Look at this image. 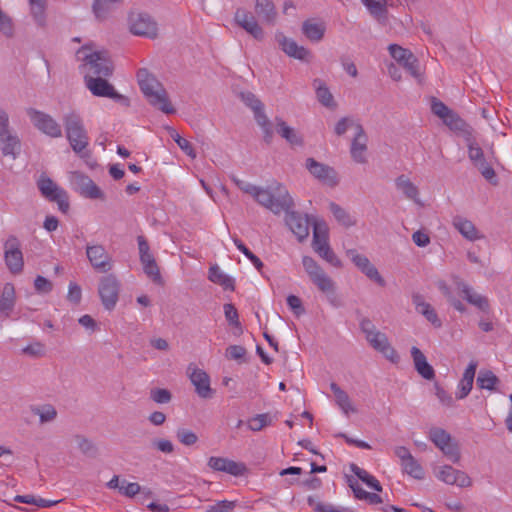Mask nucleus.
<instances>
[{
  "mask_svg": "<svg viewBox=\"0 0 512 512\" xmlns=\"http://www.w3.org/2000/svg\"><path fill=\"white\" fill-rule=\"evenodd\" d=\"M137 81L140 90L150 105L159 109L165 114L175 113L176 110L169 100L166 89L162 83L146 68H141L138 70Z\"/></svg>",
  "mask_w": 512,
  "mask_h": 512,
  "instance_id": "1",
  "label": "nucleus"
},
{
  "mask_svg": "<svg viewBox=\"0 0 512 512\" xmlns=\"http://www.w3.org/2000/svg\"><path fill=\"white\" fill-rule=\"evenodd\" d=\"M252 197L259 205L276 215L283 212V210L292 209L294 206L293 198L279 182H274L266 188L257 186Z\"/></svg>",
  "mask_w": 512,
  "mask_h": 512,
  "instance_id": "2",
  "label": "nucleus"
},
{
  "mask_svg": "<svg viewBox=\"0 0 512 512\" xmlns=\"http://www.w3.org/2000/svg\"><path fill=\"white\" fill-rule=\"evenodd\" d=\"M66 137L71 148L81 154L88 146L89 139L82 118L75 112L65 114L63 117Z\"/></svg>",
  "mask_w": 512,
  "mask_h": 512,
  "instance_id": "3",
  "label": "nucleus"
},
{
  "mask_svg": "<svg viewBox=\"0 0 512 512\" xmlns=\"http://www.w3.org/2000/svg\"><path fill=\"white\" fill-rule=\"evenodd\" d=\"M78 59L89 66V70L96 77H110L114 67L105 51H91L87 46L81 47L76 53Z\"/></svg>",
  "mask_w": 512,
  "mask_h": 512,
  "instance_id": "4",
  "label": "nucleus"
},
{
  "mask_svg": "<svg viewBox=\"0 0 512 512\" xmlns=\"http://www.w3.org/2000/svg\"><path fill=\"white\" fill-rule=\"evenodd\" d=\"M361 330L365 334L368 343L384 357L393 363L398 362L399 356L395 349L390 345L387 336L377 330L373 322H361Z\"/></svg>",
  "mask_w": 512,
  "mask_h": 512,
  "instance_id": "5",
  "label": "nucleus"
},
{
  "mask_svg": "<svg viewBox=\"0 0 512 512\" xmlns=\"http://www.w3.org/2000/svg\"><path fill=\"white\" fill-rule=\"evenodd\" d=\"M429 439L453 463L460 461V451L456 441L442 428L434 427L429 431Z\"/></svg>",
  "mask_w": 512,
  "mask_h": 512,
  "instance_id": "6",
  "label": "nucleus"
},
{
  "mask_svg": "<svg viewBox=\"0 0 512 512\" xmlns=\"http://www.w3.org/2000/svg\"><path fill=\"white\" fill-rule=\"evenodd\" d=\"M37 187L42 196L51 202H55L61 212L69 210L68 195L65 190L58 187L49 177L41 175L37 181Z\"/></svg>",
  "mask_w": 512,
  "mask_h": 512,
  "instance_id": "7",
  "label": "nucleus"
},
{
  "mask_svg": "<svg viewBox=\"0 0 512 512\" xmlns=\"http://www.w3.org/2000/svg\"><path fill=\"white\" fill-rule=\"evenodd\" d=\"M26 113L34 127L43 134L52 138H59L62 136L60 124L51 115L35 108H28Z\"/></svg>",
  "mask_w": 512,
  "mask_h": 512,
  "instance_id": "8",
  "label": "nucleus"
},
{
  "mask_svg": "<svg viewBox=\"0 0 512 512\" xmlns=\"http://www.w3.org/2000/svg\"><path fill=\"white\" fill-rule=\"evenodd\" d=\"M106 77L85 76V83L91 93L98 97H108L124 106H129V99L119 94L106 79Z\"/></svg>",
  "mask_w": 512,
  "mask_h": 512,
  "instance_id": "9",
  "label": "nucleus"
},
{
  "mask_svg": "<svg viewBox=\"0 0 512 512\" xmlns=\"http://www.w3.org/2000/svg\"><path fill=\"white\" fill-rule=\"evenodd\" d=\"M86 255L91 266L100 273H107L113 267L112 257L103 245H87Z\"/></svg>",
  "mask_w": 512,
  "mask_h": 512,
  "instance_id": "10",
  "label": "nucleus"
},
{
  "mask_svg": "<svg viewBox=\"0 0 512 512\" xmlns=\"http://www.w3.org/2000/svg\"><path fill=\"white\" fill-rule=\"evenodd\" d=\"M130 31L138 36L154 38L157 36V24L146 13H132L129 17Z\"/></svg>",
  "mask_w": 512,
  "mask_h": 512,
  "instance_id": "11",
  "label": "nucleus"
},
{
  "mask_svg": "<svg viewBox=\"0 0 512 512\" xmlns=\"http://www.w3.org/2000/svg\"><path fill=\"white\" fill-rule=\"evenodd\" d=\"M347 256L351 259L354 265L361 270L370 280L376 282L379 286L384 287L386 282L380 275L377 268L371 264L370 260L362 254H359L355 249H349L346 252Z\"/></svg>",
  "mask_w": 512,
  "mask_h": 512,
  "instance_id": "12",
  "label": "nucleus"
},
{
  "mask_svg": "<svg viewBox=\"0 0 512 512\" xmlns=\"http://www.w3.org/2000/svg\"><path fill=\"white\" fill-rule=\"evenodd\" d=\"M99 295L102 304L107 310H111L116 305L119 293V283L115 276L107 275L103 277L99 284Z\"/></svg>",
  "mask_w": 512,
  "mask_h": 512,
  "instance_id": "13",
  "label": "nucleus"
},
{
  "mask_svg": "<svg viewBox=\"0 0 512 512\" xmlns=\"http://www.w3.org/2000/svg\"><path fill=\"white\" fill-rule=\"evenodd\" d=\"M4 258L11 273L19 274L22 272L24 265L23 254L19 248V243L16 237L11 236L6 241Z\"/></svg>",
  "mask_w": 512,
  "mask_h": 512,
  "instance_id": "14",
  "label": "nucleus"
},
{
  "mask_svg": "<svg viewBox=\"0 0 512 512\" xmlns=\"http://www.w3.org/2000/svg\"><path fill=\"white\" fill-rule=\"evenodd\" d=\"M187 373L190 381L195 386L197 395L203 399H210L213 397L214 391L210 386V377L202 369H198L192 364L188 366Z\"/></svg>",
  "mask_w": 512,
  "mask_h": 512,
  "instance_id": "15",
  "label": "nucleus"
},
{
  "mask_svg": "<svg viewBox=\"0 0 512 512\" xmlns=\"http://www.w3.org/2000/svg\"><path fill=\"white\" fill-rule=\"evenodd\" d=\"M306 168L315 178L324 184L330 187H334L338 184L337 172L334 168L320 163L313 158L306 160Z\"/></svg>",
  "mask_w": 512,
  "mask_h": 512,
  "instance_id": "16",
  "label": "nucleus"
},
{
  "mask_svg": "<svg viewBox=\"0 0 512 512\" xmlns=\"http://www.w3.org/2000/svg\"><path fill=\"white\" fill-rule=\"evenodd\" d=\"M286 213L285 222L299 241H303L309 235L310 221L307 215H302L291 209L283 210Z\"/></svg>",
  "mask_w": 512,
  "mask_h": 512,
  "instance_id": "17",
  "label": "nucleus"
},
{
  "mask_svg": "<svg viewBox=\"0 0 512 512\" xmlns=\"http://www.w3.org/2000/svg\"><path fill=\"white\" fill-rule=\"evenodd\" d=\"M436 477L448 485H457L465 488L472 485V480L465 472L454 469L450 465H444L435 472Z\"/></svg>",
  "mask_w": 512,
  "mask_h": 512,
  "instance_id": "18",
  "label": "nucleus"
},
{
  "mask_svg": "<svg viewBox=\"0 0 512 512\" xmlns=\"http://www.w3.org/2000/svg\"><path fill=\"white\" fill-rule=\"evenodd\" d=\"M234 21L256 40H262L264 38L263 29L250 12L240 8L237 9L234 14Z\"/></svg>",
  "mask_w": 512,
  "mask_h": 512,
  "instance_id": "19",
  "label": "nucleus"
},
{
  "mask_svg": "<svg viewBox=\"0 0 512 512\" xmlns=\"http://www.w3.org/2000/svg\"><path fill=\"white\" fill-rule=\"evenodd\" d=\"M275 40L278 43L282 51L289 57L301 61H307L310 56V52L303 46H299L293 39L286 37L282 32L277 31L275 33Z\"/></svg>",
  "mask_w": 512,
  "mask_h": 512,
  "instance_id": "20",
  "label": "nucleus"
},
{
  "mask_svg": "<svg viewBox=\"0 0 512 512\" xmlns=\"http://www.w3.org/2000/svg\"><path fill=\"white\" fill-rule=\"evenodd\" d=\"M355 129L356 135L351 143L350 154L355 162L364 164L367 162L366 152L368 137L360 123L355 124Z\"/></svg>",
  "mask_w": 512,
  "mask_h": 512,
  "instance_id": "21",
  "label": "nucleus"
},
{
  "mask_svg": "<svg viewBox=\"0 0 512 512\" xmlns=\"http://www.w3.org/2000/svg\"><path fill=\"white\" fill-rule=\"evenodd\" d=\"M208 466L214 471L226 472L233 476H241L246 471L245 464L223 457H210Z\"/></svg>",
  "mask_w": 512,
  "mask_h": 512,
  "instance_id": "22",
  "label": "nucleus"
},
{
  "mask_svg": "<svg viewBox=\"0 0 512 512\" xmlns=\"http://www.w3.org/2000/svg\"><path fill=\"white\" fill-rule=\"evenodd\" d=\"M457 288L462 292L464 298L479 310L486 312L489 308L488 299L475 292L468 284L457 280Z\"/></svg>",
  "mask_w": 512,
  "mask_h": 512,
  "instance_id": "23",
  "label": "nucleus"
},
{
  "mask_svg": "<svg viewBox=\"0 0 512 512\" xmlns=\"http://www.w3.org/2000/svg\"><path fill=\"white\" fill-rule=\"evenodd\" d=\"M411 356L416 371L426 380L434 379L435 371L433 367L427 362L426 357L422 351L416 346H413L411 348Z\"/></svg>",
  "mask_w": 512,
  "mask_h": 512,
  "instance_id": "24",
  "label": "nucleus"
},
{
  "mask_svg": "<svg viewBox=\"0 0 512 512\" xmlns=\"http://www.w3.org/2000/svg\"><path fill=\"white\" fill-rule=\"evenodd\" d=\"M477 365L478 363L476 361H471L465 369L463 376L458 384V391L456 392L457 399H464L470 393L473 387Z\"/></svg>",
  "mask_w": 512,
  "mask_h": 512,
  "instance_id": "25",
  "label": "nucleus"
},
{
  "mask_svg": "<svg viewBox=\"0 0 512 512\" xmlns=\"http://www.w3.org/2000/svg\"><path fill=\"white\" fill-rule=\"evenodd\" d=\"M76 181L82 196L90 199L103 198L100 188L88 176L76 174Z\"/></svg>",
  "mask_w": 512,
  "mask_h": 512,
  "instance_id": "26",
  "label": "nucleus"
},
{
  "mask_svg": "<svg viewBox=\"0 0 512 512\" xmlns=\"http://www.w3.org/2000/svg\"><path fill=\"white\" fill-rule=\"evenodd\" d=\"M122 2L121 0H94L92 10L96 19L106 20Z\"/></svg>",
  "mask_w": 512,
  "mask_h": 512,
  "instance_id": "27",
  "label": "nucleus"
},
{
  "mask_svg": "<svg viewBox=\"0 0 512 512\" xmlns=\"http://www.w3.org/2000/svg\"><path fill=\"white\" fill-rule=\"evenodd\" d=\"M453 225L463 237L470 241H475L483 237L475 225L470 220L463 217H455L453 219Z\"/></svg>",
  "mask_w": 512,
  "mask_h": 512,
  "instance_id": "28",
  "label": "nucleus"
},
{
  "mask_svg": "<svg viewBox=\"0 0 512 512\" xmlns=\"http://www.w3.org/2000/svg\"><path fill=\"white\" fill-rule=\"evenodd\" d=\"M330 389L335 396V402L345 415L357 413L356 407L352 404L349 395L341 389L336 383L330 384Z\"/></svg>",
  "mask_w": 512,
  "mask_h": 512,
  "instance_id": "29",
  "label": "nucleus"
},
{
  "mask_svg": "<svg viewBox=\"0 0 512 512\" xmlns=\"http://www.w3.org/2000/svg\"><path fill=\"white\" fill-rule=\"evenodd\" d=\"M395 186L398 190H400L403 195L417 204H420L419 190L417 186L410 181V179L402 174L395 179Z\"/></svg>",
  "mask_w": 512,
  "mask_h": 512,
  "instance_id": "30",
  "label": "nucleus"
},
{
  "mask_svg": "<svg viewBox=\"0 0 512 512\" xmlns=\"http://www.w3.org/2000/svg\"><path fill=\"white\" fill-rule=\"evenodd\" d=\"M1 151L4 156L16 159L21 150V141L15 133L8 134L0 140Z\"/></svg>",
  "mask_w": 512,
  "mask_h": 512,
  "instance_id": "31",
  "label": "nucleus"
},
{
  "mask_svg": "<svg viewBox=\"0 0 512 512\" xmlns=\"http://www.w3.org/2000/svg\"><path fill=\"white\" fill-rule=\"evenodd\" d=\"M255 12L263 21L274 24L277 13L271 0H256Z\"/></svg>",
  "mask_w": 512,
  "mask_h": 512,
  "instance_id": "32",
  "label": "nucleus"
},
{
  "mask_svg": "<svg viewBox=\"0 0 512 512\" xmlns=\"http://www.w3.org/2000/svg\"><path fill=\"white\" fill-rule=\"evenodd\" d=\"M209 280L222 286L225 290H234V279L225 274L218 265H213L209 269Z\"/></svg>",
  "mask_w": 512,
  "mask_h": 512,
  "instance_id": "33",
  "label": "nucleus"
},
{
  "mask_svg": "<svg viewBox=\"0 0 512 512\" xmlns=\"http://www.w3.org/2000/svg\"><path fill=\"white\" fill-rule=\"evenodd\" d=\"M276 130L277 133L291 145H302V138L292 127L288 126L287 123L280 118H276Z\"/></svg>",
  "mask_w": 512,
  "mask_h": 512,
  "instance_id": "34",
  "label": "nucleus"
},
{
  "mask_svg": "<svg viewBox=\"0 0 512 512\" xmlns=\"http://www.w3.org/2000/svg\"><path fill=\"white\" fill-rule=\"evenodd\" d=\"M302 32L309 40L318 42L324 36L325 26L323 23L306 20L302 24Z\"/></svg>",
  "mask_w": 512,
  "mask_h": 512,
  "instance_id": "35",
  "label": "nucleus"
},
{
  "mask_svg": "<svg viewBox=\"0 0 512 512\" xmlns=\"http://www.w3.org/2000/svg\"><path fill=\"white\" fill-rule=\"evenodd\" d=\"M141 264L143 265L144 273L155 283V284H163V280L160 274L159 267L155 261L153 255H149L147 257L140 259Z\"/></svg>",
  "mask_w": 512,
  "mask_h": 512,
  "instance_id": "36",
  "label": "nucleus"
},
{
  "mask_svg": "<svg viewBox=\"0 0 512 512\" xmlns=\"http://www.w3.org/2000/svg\"><path fill=\"white\" fill-rule=\"evenodd\" d=\"M370 14L380 23L387 19L386 0H362Z\"/></svg>",
  "mask_w": 512,
  "mask_h": 512,
  "instance_id": "37",
  "label": "nucleus"
},
{
  "mask_svg": "<svg viewBox=\"0 0 512 512\" xmlns=\"http://www.w3.org/2000/svg\"><path fill=\"white\" fill-rule=\"evenodd\" d=\"M15 300V289L10 283L4 285L1 297H0V312L4 316H8L9 312L14 306Z\"/></svg>",
  "mask_w": 512,
  "mask_h": 512,
  "instance_id": "38",
  "label": "nucleus"
},
{
  "mask_svg": "<svg viewBox=\"0 0 512 512\" xmlns=\"http://www.w3.org/2000/svg\"><path fill=\"white\" fill-rule=\"evenodd\" d=\"M30 410L34 415L39 416L41 424L52 422L57 417V410L51 404L31 406Z\"/></svg>",
  "mask_w": 512,
  "mask_h": 512,
  "instance_id": "39",
  "label": "nucleus"
},
{
  "mask_svg": "<svg viewBox=\"0 0 512 512\" xmlns=\"http://www.w3.org/2000/svg\"><path fill=\"white\" fill-rule=\"evenodd\" d=\"M351 471L370 489H373L377 492L382 491V486L380 482L372 475H370L366 470L358 467L356 464H351Z\"/></svg>",
  "mask_w": 512,
  "mask_h": 512,
  "instance_id": "40",
  "label": "nucleus"
},
{
  "mask_svg": "<svg viewBox=\"0 0 512 512\" xmlns=\"http://www.w3.org/2000/svg\"><path fill=\"white\" fill-rule=\"evenodd\" d=\"M413 304L415 306L416 311L423 315L426 320H436L437 315L434 309L431 307L429 303L424 300V297L420 294H415L412 297Z\"/></svg>",
  "mask_w": 512,
  "mask_h": 512,
  "instance_id": "41",
  "label": "nucleus"
},
{
  "mask_svg": "<svg viewBox=\"0 0 512 512\" xmlns=\"http://www.w3.org/2000/svg\"><path fill=\"white\" fill-rule=\"evenodd\" d=\"M499 378L490 370L482 369L478 373L477 385L480 389L494 390Z\"/></svg>",
  "mask_w": 512,
  "mask_h": 512,
  "instance_id": "42",
  "label": "nucleus"
},
{
  "mask_svg": "<svg viewBox=\"0 0 512 512\" xmlns=\"http://www.w3.org/2000/svg\"><path fill=\"white\" fill-rule=\"evenodd\" d=\"M318 101L325 107L335 106L333 95L328 87L319 79L314 80Z\"/></svg>",
  "mask_w": 512,
  "mask_h": 512,
  "instance_id": "43",
  "label": "nucleus"
},
{
  "mask_svg": "<svg viewBox=\"0 0 512 512\" xmlns=\"http://www.w3.org/2000/svg\"><path fill=\"white\" fill-rule=\"evenodd\" d=\"M314 250H315V252H317L319 254L320 257H322L324 260H326L332 266L337 267V268H340L342 266V262L336 256V254L333 252V250L330 248L328 242H325L323 240L321 246H316V249H314Z\"/></svg>",
  "mask_w": 512,
  "mask_h": 512,
  "instance_id": "44",
  "label": "nucleus"
},
{
  "mask_svg": "<svg viewBox=\"0 0 512 512\" xmlns=\"http://www.w3.org/2000/svg\"><path fill=\"white\" fill-rule=\"evenodd\" d=\"M311 281L324 293L330 294L335 292V283L324 270L313 277Z\"/></svg>",
  "mask_w": 512,
  "mask_h": 512,
  "instance_id": "45",
  "label": "nucleus"
},
{
  "mask_svg": "<svg viewBox=\"0 0 512 512\" xmlns=\"http://www.w3.org/2000/svg\"><path fill=\"white\" fill-rule=\"evenodd\" d=\"M329 207L330 211L341 225L345 227H350L355 224V221L352 220L349 213L338 204L331 202Z\"/></svg>",
  "mask_w": 512,
  "mask_h": 512,
  "instance_id": "46",
  "label": "nucleus"
},
{
  "mask_svg": "<svg viewBox=\"0 0 512 512\" xmlns=\"http://www.w3.org/2000/svg\"><path fill=\"white\" fill-rule=\"evenodd\" d=\"M401 466L403 471L406 472L411 477L415 479L424 478V470L413 456L406 460L405 462H403Z\"/></svg>",
  "mask_w": 512,
  "mask_h": 512,
  "instance_id": "47",
  "label": "nucleus"
},
{
  "mask_svg": "<svg viewBox=\"0 0 512 512\" xmlns=\"http://www.w3.org/2000/svg\"><path fill=\"white\" fill-rule=\"evenodd\" d=\"M75 441L77 443V447L79 450L86 456L94 458L97 455V447L94 445V443L89 440L88 438L76 435Z\"/></svg>",
  "mask_w": 512,
  "mask_h": 512,
  "instance_id": "48",
  "label": "nucleus"
},
{
  "mask_svg": "<svg viewBox=\"0 0 512 512\" xmlns=\"http://www.w3.org/2000/svg\"><path fill=\"white\" fill-rule=\"evenodd\" d=\"M474 166L479 170L481 175L492 185L498 184V179L495 170L488 164L486 159L476 162Z\"/></svg>",
  "mask_w": 512,
  "mask_h": 512,
  "instance_id": "49",
  "label": "nucleus"
},
{
  "mask_svg": "<svg viewBox=\"0 0 512 512\" xmlns=\"http://www.w3.org/2000/svg\"><path fill=\"white\" fill-rule=\"evenodd\" d=\"M247 351L241 345H230L226 348L225 357L229 360H235L239 363L247 362Z\"/></svg>",
  "mask_w": 512,
  "mask_h": 512,
  "instance_id": "50",
  "label": "nucleus"
},
{
  "mask_svg": "<svg viewBox=\"0 0 512 512\" xmlns=\"http://www.w3.org/2000/svg\"><path fill=\"white\" fill-rule=\"evenodd\" d=\"M29 4L31 7V13L35 19V21L39 25L44 24L45 16V8H46V1L45 0H29Z\"/></svg>",
  "mask_w": 512,
  "mask_h": 512,
  "instance_id": "51",
  "label": "nucleus"
},
{
  "mask_svg": "<svg viewBox=\"0 0 512 512\" xmlns=\"http://www.w3.org/2000/svg\"><path fill=\"white\" fill-rule=\"evenodd\" d=\"M412 77L420 79L419 60L412 53L406 60L400 64Z\"/></svg>",
  "mask_w": 512,
  "mask_h": 512,
  "instance_id": "52",
  "label": "nucleus"
},
{
  "mask_svg": "<svg viewBox=\"0 0 512 512\" xmlns=\"http://www.w3.org/2000/svg\"><path fill=\"white\" fill-rule=\"evenodd\" d=\"M323 240L328 242L327 227L325 224L316 222L313 226V248L316 249V246H321Z\"/></svg>",
  "mask_w": 512,
  "mask_h": 512,
  "instance_id": "53",
  "label": "nucleus"
},
{
  "mask_svg": "<svg viewBox=\"0 0 512 512\" xmlns=\"http://www.w3.org/2000/svg\"><path fill=\"white\" fill-rule=\"evenodd\" d=\"M388 51L390 56L399 64L412 54L409 49L403 48L398 44H390L388 46Z\"/></svg>",
  "mask_w": 512,
  "mask_h": 512,
  "instance_id": "54",
  "label": "nucleus"
},
{
  "mask_svg": "<svg viewBox=\"0 0 512 512\" xmlns=\"http://www.w3.org/2000/svg\"><path fill=\"white\" fill-rule=\"evenodd\" d=\"M150 399L157 404H167L172 399V394L165 388H153L150 390Z\"/></svg>",
  "mask_w": 512,
  "mask_h": 512,
  "instance_id": "55",
  "label": "nucleus"
},
{
  "mask_svg": "<svg viewBox=\"0 0 512 512\" xmlns=\"http://www.w3.org/2000/svg\"><path fill=\"white\" fill-rule=\"evenodd\" d=\"M442 121L446 126L449 127V129H451L455 132L458 129H462L464 127V123H465V121L462 118H460V116L453 110H451L447 114V117H444L442 119Z\"/></svg>",
  "mask_w": 512,
  "mask_h": 512,
  "instance_id": "56",
  "label": "nucleus"
},
{
  "mask_svg": "<svg viewBox=\"0 0 512 512\" xmlns=\"http://www.w3.org/2000/svg\"><path fill=\"white\" fill-rule=\"evenodd\" d=\"M176 437L186 446L194 445L198 441V436L193 431L186 428H179L176 431Z\"/></svg>",
  "mask_w": 512,
  "mask_h": 512,
  "instance_id": "57",
  "label": "nucleus"
},
{
  "mask_svg": "<svg viewBox=\"0 0 512 512\" xmlns=\"http://www.w3.org/2000/svg\"><path fill=\"white\" fill-rule=\"evenodd\" d=\"M270 417L268 414H258L248 421V427L252 431H260L270 424Z\"/></svg>",
  "mask_w": 512,
  "mask_h": 512,
  "instance_id": "58",
  "label": "nucleus"
},
{
  "mask_svg": "<svg viewBox=\"0 0 512 512\" xmlns=\"http://www.w3.org/2000/svg\"><path fill=\"white\" fill-rule=\"evenodd\" d=\"M239 97L252 111L263 108V103L250 91L240 92Z\"/></svg>",
  "mask_w": 512,
  "mask_h": 512,
  "instance_id": "59",
  "label": "nucleus"
},
{
  "mask_svg": "<svg viewBox=\"0 0 512 512\" xmlns=\"http://www.w3.org/2000/svg\"><path fill=\"white\" fill-rule=\"evenodd\" d=\"M21 352L27 356L39 358L45 355L46 350L41 342H34L22 348Z\"/></svg>",
  "mask_w": 512,
  "mask_h": 512,
  "instance_id": "60",
  "label": "nucleus"
},
{
  "mask_svg": "<svg viewBox=\"0 0 512 512\" xmlns=\"http://www.w3.org/2000/svg\"><path fill=\"white\" fill-rule=\"evenodd\" d=\"M142 490L141 486L136 482H127L123 480L119 487V492L126 497L133 498L135 495L140 493Z\"/></svg>",
  "mask_w": 512,
  "mask_h": 512,
  "instance_id": "61",
  "label": "nucleus"
},
{
  "mask_svg": "<svg viewBox=\"0 0 512 512\" xmlns=\"http://www.w3.org/2000/svg\"><path fill=\"white\" fill-rule=\"evenodd\" d=\"M302 264L310 279L323 271L317 262L310 256H304L302 259Z\"/></svg>",
  "mask_w": 512,
  "mask_h": 512,
  "instance_id": "62",
  "label": "nucleus"
},
{
  "mask_svg": "<svg viewBox=\"0 0 512 512\" xmlns=\"http://www.w3.org/2000/svg\"><path fill=\"white\" fill-rule=\"evenodd\" d=\"M431 111L434 115L442 120L444 117H447V114L451 111V109L437 98H432Z\"/></svg>",
  "mask_w": 512,
  "mask_h": 512,
  "instance_id": "63",
  "label": "nucleus"
},
{
  "mask_svg": "<svg viewBox=\"0 0 512 512\" xmlns=\"http://www.w3.org/2000/svg\"><path fill=\"white\" fill-rule=\"evenodd\" d=\"M236 506L234 501L222 500L209 506L205 512H230Z\"/></svg>",
  "mask_w": 512,
  "mask_h": 512,
  "instance_id": "64",
  "label": "nucleus"
}]
</instances>
